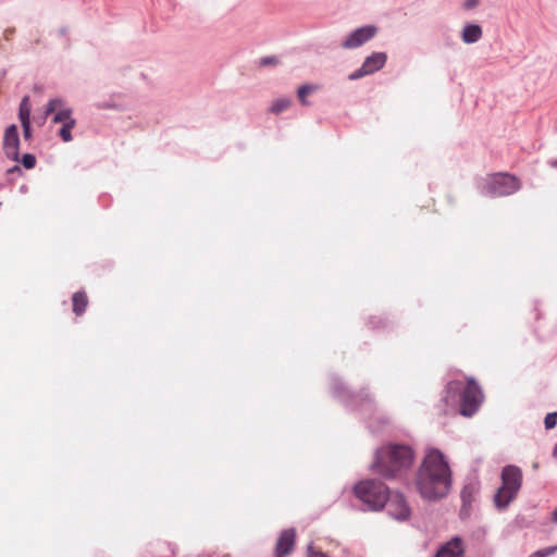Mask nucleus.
<instances>
[{
  "mask_svg": "<svg viewBox=\"0 0 557 557\" xmlns=\"http://www.w3.org/2000/svg\"><path fill=\"white\" fill-rule=\"evenodd\" d=\"M276 63H277V59L275 57H264L260 61L261 65H270V64H276Z\"/></svg>",
  "mask_w": 557,
  "mask_h": 557,
  "instance_id": "26",
  "label": "nucleus"
},
{
  "mask_svg": "<svg viewBox=\"0 0 557 557\" xmlns=\"http://www.w3.org/2000/svg\"><path fill=\"white\" fill-rule=\"evenodd\" d=\"M20 171H21V169H20L18 165H14V166H12L11 169L8 170L9 173L20 172Z\"/></svg>",
  "mask_w": 557,
  "mask_h": 557,
  "instance_id": "30",
  "label": "nucleus"
},
{
  "mask_svg": "<svg viewBox=\"0 0 557 557\" xmlns=\"http://www.w3.org/2000/svg\"><path fill=\"white\" fill-rule=\"evenodd\" d=\"M414 460V451L406 445H389L375 450L370 470L384 479H393L403 469L409 468Z\"/></svg>",
  "mask_w": 557,
  "mask_h": 557,
  "instance_id": "2",
  "label": "nucleus"
},
{
  "mask_svg": "<svg viewBox=\"0 0 557 557\" xmlns=\"http://www.w3.org/2000/svg\"><path fill=\"white\" fill-rule=\"evenodd\" d=\"M73 311L76 315H81L88 304L87 295L84 292H76L72 298Z\"/></svg>",
  "mask_w": 557,
  "mask_h": 557,
  "instance_id": "15",
  "label": "nucleus"
},
{
  "mask_svg": "<svg viewBox=\"0 0 557 557\" xmlns=\"http://www.w3.org/2000/svg\"><path fill=\"white\" fill-rule=\"evenodd\" d=\"M550 521L553 523L557 524V507L555 508V510L552 513Z\"/></svg>",
  "mask_w": 557,
  "mask_h": 557,
  "instance_id": "29",
  "label": "nucleus"
},
{
  "mask_svg": "<svg viewBox=\"0 0 557 557\" xmlns=\"http://www.w3.org/2000/svg\"><path fill=\"white\" fill-rule=\"evenodd\" d=\"M502 485L494 495V505L498 509H506L516 498L522 485V471L519 467L508 465L502 470Z\"/></svg>",
  "mask_w": 557,
  "mask_h": 557,
  "instance_id": "3",
  "label": "nucleus"
},
{
  "mask_svg": "<svg viewBox=\"0 0 557 557\" xmlns=\"http://www.w3.org/2000/svg\"><path fill=\"white\" fill-rule=\"evenodd\" d=\"M470 497H471L470 492H469L467 488H463V490L461 491V498H462L463 503H465V504H466V503H470Z\"/></svg>",
  "mask_w": 557,
  "mask_h": 557,
  "instance_id": "28",
  "label": "nucleus"
},
{
  "mask_svg": "<svg viewBox=\"0 0 557 557\" xmlns=\"http://www.w3.org/2000/svg\"><path fill=\"white\" fill-rule=\"evenodd\" d=\"M416 486L419 494L429 500L445 497L451 486V470L446 456L437 448L430 447L418 469Z\"/></svg>",
  "mask_w": 557,
  "mask_h": 557,
  "instance_id": "1",
  "label": "nucleus"
},
{
  "mask_svg": "<svg viewBox=\"0 0 557 557\" xmlns=\"http://www.w3.org/2000/svg\"><path fill=\"white\" fill-rule=\"evenodd\" d=\"M388 513L396 520H406L410 516V507L403 494H396L388 504Z\"/></svg>",
  "mask_w": 557,
  "mask_h": 557,
  "instance_id": "12",
  "label": "nucleus"
},
{
  "mask_svg": "<svg viewBox=\"0 0 557 557\" xmlns=\"http://www.w3.org/2000/svg\"><path fill=\"white\" fill-rule=\"evenodd\" d=\"M377 34V26L374 24H366L350 30L341 42L344 50H354L362 47L372 40Z\"/></svg>",
  "mask_w": 557,
  "mask_h": 557,
  "instance_id": "7",
  "label": "nucleus"
},
{
  "mask_svg": "<svg viewBox=\"0 0 557 557\" xmlns=\"http://www.w3.org/2000/svg\"><path fill=\"white\" fill-rule=\"evenodd\" d=\"M4 154L12 161L20 158V135L15 124L9 125L3 135L2 143Z\"/></svg>",
  "mask_w": 557,
  "mask_h": 557,
  "instance_id": "10",
  "label": "nucleus"
},
{
  "mask_svg": "<svg viewBox=\"0 0 557 557\" xmlns=\"http://www.w3.org/2000/svg\"><path fill=\"white\" fill-rule=\"evenodd\" d=\"M550 165H552L553 168H557V160L552 161V162H550Z\"/></svg>",
  "mask_w": 557,
  "mask_h": 557,
  "instance_id": "32",
  "label": "nucleus"
},
{
  "mask_svg": "<svg viewBox=\"0 0 557 557\" xmlns=\"http://www.w3.org/2000/svg\"><path fill=\"white\" fill-rule=\"evenodd\" d=\"M354 494L369 510H382L389 499V490L382 482L362 480L354 485Z\"/></svg>",
  "mask_w": 557,
  "mask_h": 557,
  "instance_id": "4",
  "label": "nucleus"
},
{
  "mask_svg": "<svg viewBox=\"0 0 557 557\" xmlns=\"http://www.w3.org/2000/svg\"><path fill=\"white\" fill-rule=\"evenodd\" d=\"M307 557H329L323 552L317 550L312 543L307 545Z\"/></svg>",
  "mask_w": 557,
  "mask_h": 557,
  "instance_id": "23",
  "label": "nucleus"
},
{
  "mask_svg": "<svg viewBox=\"0 0 557 557\" xmlns=\"http://www.w3.org/2000/svg\"><path fill=\"white\" fill-rule=\"evenodd\" d=\"M461 383L456 381H450L447 383V392L451 393L454 392V396L456 395L457 391L460 388Z\"/></svg>",
  "mask_w": 557,
  "mask_h": 557,
  "instance_id": "25",
  "label": "nucleus"
},
{
  "mask_svg": "<svg viewBox=\"0 0 557 557\" xmlns=\"http://www.w3.org/2000/svg\"><path fill=\"white\" fill-rule=\"evenodd\" d=\"M435 557H465V548L460 537H453L436 553Z\"/></svg>",
  "mask_w": 557,
  "mask_h": 557,
  "instance_id": "13",
  "label": "nucleus"
},
{
  "mask_svg": "<svg viewBox=\"0 0 557 557\" xmlns=\"http://www.w3.org/2000/svg\"><path fill=\"white\" fill-rule=\"evenodd\" d=\"M555 552H557V545L539 549V550L532 553L529 557H548L552 554H554Z\"/></svg>",
  "mask_w": 557,
  "mask_h": 557,
  "instance_id": "20",
  "label": "nucleus"
},
{
  "mask_svg": "<svg viewBox=\"0 0 557 557\" xmlns=\"http://www.w3.org/2000/svg\"><path fill=\"white\" fill-rule=\"evenodd\" d=\"M54 113L52 117L53 123H70L76 121L73 117V110L72 108L65 106V102L62 98L55 97L50 99L47 102L45 112H44V120H46L51 113Z\"/></svg>",
  "mask_w": 557,
  "mask_h": 557,
  "instance_id": "9",
  "label": "nucleus"
},
{
  "mask_svg": "<svg viewBox=\"0 0 557 557\" xmlns=\"http://www.w3.org/2000/svg\"><path fill=\"white\" fill-rule=\"evenodd\" d=\"M30 103L29 96H24L18 106V120L21 123L30 122Z\"/></svg>",
  "mask_w": 557,
  "mask_h": 557,
  "instance_id": "16",
  "label": "nucleus"
},
{
  "mask_svg": "<svg viewBox=\"0 0 557 557\" xmlns=\"http://www.w3.org/2000/svg\"><path fill=\"white\" fill-rule=\"evenodd\" d=\"M553 457L557 458V444L555 445V447L553 449Z\"/></svg>",
  "mask_w": 557,
  "mask_h": 557,
  "instance_id": "31",
  "label": "nucleus"
},
{
  "mask_svg": "<svg viewBox=\"0 0 557 557\" xmlns=\"http://www.w3.org/2000/svg\"><path fill=\"white\" fill-rule=\"evenodd\" d=\"M556 424H557V411L547 413L544 419L545 429L550 430V429L555 428Z\"/></svg>",
  "mask_w": 557,
  "mask_h": 557,
  "instance_id": "21",
  "label": "nucleus"
},
{
  "mask_svg": "<svg viewBox=\"0 0 557 557\" xmlns=\"http://www.w3.org/2000/svg\"><path fill=\"white\" fill-rule=\"evenodd\" d=\"M317 89H318L317 86L309 85V84H305V85L299 86V88L297 90V94H298V98H299V101L301 102V104L309 106V101L307 100L306 97H307L308 94L313 92Z\"/></svg>",
  "mask_w": 557,
  "mask_h": 557,
  "instance_id": "18",
  "label": "nucleus"
},
{
  "mask_svg": "<svg viewBox=\"0 0 557 557\" xmlns=\"http://www.w3.org/2000/svg\"><path fill=\"white\" fill-rule=\"evenodd\" d=\"M520 189L519 180L507 173H497L488 177L485 194L491 197L509 196Z\"/></svg>",
  "mask_w": 557,
  "mask_h": 557,
  "instance_id": "5",
  "label": "nucleus"
},
{
  "mask_svg": "<svg viewBox=\"0 0 557 557\" xmlns=\"http://www.w3.org/2000/svg\"><path fill=\"white\" fill-rule=\"evenodd\" d=\"M482 35L483 30L479 24H466L461 30V39L467 45L478 42Z\"/></svg>",
  "mask_w": 557,
  "mask_h": 557,
  "instance_id": "14",
  "label": "nucleus"
},
{
  "mask_svg": "<svg viewBox=\"0 0 557 557\" xmlns=\"http://www.w3.org/2000/svg\"><path fill=\"white\" fill-rule=\"evenodd\" d=\"M480 0H466L463 3V8L467 10L473 9L479 4Z\"/></svg>",
  "mask_w": 557,
  "mask_h": 557,
  "instance_id": "27",
  "label": "nucleus"
},
{
  "mask_svg": "<svg viewBox=\"0 0 557 557\" xmlns=\"http://www.w3.org/2000/svg\"><path fill=\"white\" fill-rule=\"evenodd\" d=\"M21 161L25 169H33L36 164V158L32 153H24Z\"/></svg>",
  "mask_w": 557,
  "mask_h": 557,
  "instance_id": "22",
  "label": "nucleus"
},
{
  "mask_svg": "<svg viewBox=\"0 0 557 557\" xmlns=\"http://www.w3.org/2000/svg\"><path fill=\"white\" fill-rule=\"evenodd\" d=\"M290 104V100L287 97H281L273 101V103L270 107V112L272 113H281L284 110H286Z\"/></svg>",
  "mask_w": 557,
  "mask_h": 557,
  "instance_id": "17",
  "label": "nucleus"
},
{
  "mask_svg": "<svg viewBox=\"0 0 557 557\" xmlns=\"http://www.w3.org/2000/svg\"><path fill=\"white\" fill-rule=\"evenodd\" d=\"M23 128V136L26 140L32 138V125L30 122L21 123Z\"/></svg>",
  "mask_w": 557,
  "mask_h": 557,
  "instance_id": "24",
  "label": "nucleus"
},
{
  "mask_svg": "<svg viewBox=\"0 0 557 557\" xmlns=\"http://www.w3.org/2000/svg\"><path fill=\"white\" fill-rule=\"evenodd\" d=\"M296 531L294 528L282 531L275 545V556L286 557L289 555L294 549Z\"/></svg>",
  "mask_w": 557,
  "mask_h": 557,
  "instance_id": "11",
  "label": "nucleus"
},
{
  "mask_svg": "<svg viewBox=\"0 0 557 557\" xmlns=\"http://www.w3.org/2000/svg\"><path fill=\"white\" fill-rule=\"evenodd\" d=\"M75 124H76V121L65 123L60 128L59 134L64 143H70L73 139L72 128L75 126Z\"/></svg>",
  "mask_w": 557,
  "mask_h": 557,
  "instance_id": "19",
  "label": "nucleus"
},
{
  "mask_svg": "<svg viewBox=\"0 0 557 557\" xmlns=\"http://www.w3.org/2000/svg\"><path fill=\"white\" fill-rule=\"evenodd\" d=\"M387 61V54L383 51H374L362 62L361 66L348 75V79L357 81L367 75H372L382 70Z\"/></svg>",
  "mask_w": 557,
  "mask_h": 557,
  "instance_id": "8",
  "label": "nucleus"
},
{
  "mask_svg": "<svg viewBox=\"0 0 557 557\" xmlns=\"http://www.w3.org/2000/svg\"><path fill=\"white\" fill-rule=\"evenodd\" d=\"M483 393L473 377H468L467 386L461 394L460 413L463 417L473 416L483 401Z\"/></svg>",
  "mask_w": 557,
  "mask_h": 557,
  "instance_id": "6",
  "label": "nucleus"
}]
</instances>
